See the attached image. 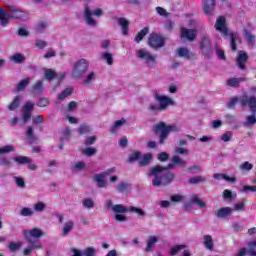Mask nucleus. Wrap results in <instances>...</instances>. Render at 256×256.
<instances>
[{"label":"nucleus","mask_w":256,"mask_h":256,"mask_svg":"<svg viewBox=\"0 0 256 256\" xmlns=\"http://www.w3.org/2000/svg\"><path fill=\"white\" fill-rule=\"evenodd\" d=\"M202 7L206 15H211L215 11V0H203Z\"/></svg>","instance_id":"18"},{"label":"nucleus","mask_w":256,"mask_h":256,"mask_svg":"<svg viewBox=\"0 0 256 256\" xmlns=\"http://www.w3.org/2000/svg\"><path fill=\"white\" fill-rule=\"evenodd\" d=\"M12 61L14 63H23V61H25V57L23 56V54H15L14 56H12Z\"/></svg>","instance_id":"56"},{"label":"nucleus","mask_w":256,"mask_h":256,"mask_svg":"<svg viewBox=\"0 0 256 256\" xmlns=\"http://www.w3.org/2000/svg\"><path fill=\"white\" fill-rule=\"evenodd\" d=\"M249 59V55L245 51H238V56L236 58V65L241 69V71H245V63H247Z\"/></svg>","instance_id":"16"},{"label":"nucleus","mask_w":256,"mask_h":256,"mask_svg":"<svg viewBox=\"0 0 256 256\" xmlns=\"http://www.w3.org/2000/svg\"><path fill=\"white\" fill-rule=\"evenodd\" d=\"M249 191L251 193H256V186H249V185H246L242 188V192L243 193H249Z\"/></svg>","instance_id":"61"},{"label":"nucleus","mask_w":256,"mask_h":256,"mask_svg":"<svg viewBox=\"0 0 256 256\" xmlns=\"http://www.w3.org/2000/svg\"><path fill=\"white\" fill-rule=\"evenodd\" d=\"M102 59L106 61L107 65H113V55L111 53L102 54Z\"/></svg>","instance_id":"53"},{"label":"nucleus","mask_w":256,"mask_h":256,"mask_svg":"<svg viewBox=\"0 0 256 256\" xmlns=\"http://www.w3.org/2000/svg\"><path fill=\"white\" fill-rule=\"evenodd\" d=\"M91 132V127L87 125H82L78 128L79 135H87V133Z\"/></svg>","instance_id":"50"},{"label":"nucleus","mask_w":256,"mask_h":256,"mask_svg":"<svg viewBox=\"0 0 256 256\" xmlns=\"http://www.w3.org/2000/svg\"><path fill=\"white\" fill-rule=\"evenodd\" d=\"M115 189L118 193H123L124 191H127V189H129V184L127 182H121L115 187Z\"/></svg>","instance_id":"42"},{"label":"nucleus","mask_w":256,"mask_h":256,"mask_svg":"<svg viewBox=\"0 0 256 256\" xmlns=\"http://www.w3.org/2000/svg\"><path fill=\"white\" fill-rule=\"evenodd\" d=\"M95 253H97V250H95V248L88 247V248L84 249V251L82 252V255L83 256H95Z\"/></svg>","instance_id":"51"},{"label":"nucleus","mask_w":256,"mask_h":256,"mask_svg":"<svg viewBox=\"0 0 256 256\" xmlns=\"http://www.w3.org/2000/svg\"><path fill=\"white\" fill-rule=\"evenodd\" d=\"M94 81H97V72L90 71L83 79V85H85V87H92Z\"/></svg>","instance_id":"19"},{"label":"nucleus","mask_w":256,"mask_h":256,"mask_svg":"<svg viewBox=\"0 0 256 256\" xmlns=\"http://www.w3.org/2000/svg\"><path fill=\"white\" fill-rule=\"evenodd\" d=\"M46 27H49V24L46 21H41L40 23H38L36 29L41 33Z\"/></svg>","instance_id":"63"},{"label":"nucleus","mask_w":256,"mask_h":256,"mask_svg":"<svg viewBox=\"0 0 256 256\" xmlns=\"http://www.w3.org/2000/svg\"><path fill=\"white\" fill-rule=\"evenodd\" d=\"M206 181L207 178H205V176H194L188 180V183H190V185H199V183H205Z\"/></svg>","instance_id":"27"},{"label":"nucleus","mask_w":256,"mask_h":256,"mask_svg":"<svg viewBox=\"0 0 256 256\" xmlns=\"http://www.w3.org/2000/svg\"><path fill=\"white\" fill-rule=\"evenodd\" d=\"M231 213H233V209L230 207H224V208H220L215 212V216L218 219H225V217H229V215H231Z\"/></svg>","instance_id":"21"},{"label":"nucleus","mask_w":256,"mask_h":256,"mask_svg":"<svg viewBox=\"0 0 256 256\" xmlns=\"http://www.w3.org/2000/svg\"><path fill=\"white\" fill-rule=\"evenodd\" d=\"M72 93L73 89L66 88L64 91H62L61 94H59L58 99H60V101H63V99H67V97H69V95H71Z\"/></svg>","instance_id":"43"},{"label":"nucleus","mask_w":256,"mask_h":256,"mask_svg":"<svg viewBox=\"0 0 256 256\" xmlns=\"http://www.w3.org/2000/svg\"><path fill=\"white\" fill-rule=\"evenodd\" d=\"M243 81H247V78L245 77H239V78H230L228 79L227 85L229 87H239Z\"/></svg>","instance_id":"24"},{"label":"nucleus","mask_w":256,"mask_h":256,"mask_svg":"<svg viewBox=\"0 0 256 256\" xmlns=\"http://www.w3.org/2000/svg\"><path fill=\"white\" fill-rule=\"evenodd\" d=\"M174 151L178 155H189V149H187V148L177 147V148H175Z\"/></svg>","instance_id":"57"},{"label":"nucleus","mask_w":256,"mask_h":256,"mask_svg":"<svg viewBox=\"0 0 256 256\" xmlns=\"http://www.w3.org/2000/svg\"><path fill=\"white\" fill-rule=\"evenodd\" d=\"M185 249V245H177L170 249V255H177L179 251H183Z\"/></svg>","instance_id":"52"},{"label":"nucleus","mask_w":256,"mask_h":256,"mask_svg":"<svg viewBox=\"0 0 256 256\" xmlns=\"http://www.w3.org/2000/svg\"><path fill=\"white\" fill-rule=\"evenodd\" d=\"M148 45H150L152 49H161V47L165 45V39L158 34H150Z\"/></svg>","instance_id":"13"},{"label":"nucleus","mask_w":256,"mask_h":256,"mask_svg":"<svg viewBox=\"0 0 256 256\" xmlns=\"http://www.w3.org/2000/svg\"><path fill=\"white\" fill-rule=\"evenodd\" d=\"M35 47H37L38 49H45V47H47V41L36 40Z\"/></svg>","instance_id":"62"},{"label":"nucleus","mask_w":256,"mask_h":256,"mask_svg":"<svg viewBox=\"0 0 256 256\" xmlns=\"http://www.w3.org/2000/svg\"><path fill=\"white\" fill-rule=\"evenodd\" d=\"M12 151H15V148L11 145L0 148V154L1 155H3V153H11Z\"/></svg>","instance_id":"59"},{"label":"nucleus","mask_w":256,"mask_h":256,"mask_svg":"<svg viewBox=\"0 0 256 256\" xmlns=\"http://www.w3.org/2000/svg\"><path fill=\"white\" fill-rule=\"evenodd\" d=\"M246 40L248 41V45L253 47L255 45V36L249 32H245Z\"/></svg>","instance_id":"47"},{"label":"nucleus","mask_w":256,"mask_h":256,"mask_svg":"<svg viewBox=\"0 0 256 256\" xmlns=\"http://www.w3.org/2000/svg\"><path fill=\"white\" fill-rule=\"evenodd\" d=\"M221 139L224 141V143L229 142L231 139H233V132L227 131L221 136Z\"/></svg>","instance_id":"55"},{"label":"nucleus","mask_w":256,"mask_h":256,"mask_svg":"<svg viewBox=\"0 0 256 256\" xmlns=\"http://www.w3.org/2000/svg\"><path fill=\"white\" fill-rule=\"evenodd\" d=\"M241 107H249L252 114L247 115L243 122V127H255L256 125V97L252 96L249 98L247 93H244L240 97Z\"/></svg>","instance_id":"3"},{"label":"nucleus","mask_w":256,"mask_h":256,"mask_svg":"<svg viewBox=\"0 0 256 256\" xmlns=\"http://www.w3.org/2000/svg\"><path fill=\"white\" fill-rule=\"evenodd\" d=\"M181 37L188 41H195L197 38V30L181 28Z\"/></svg>","instance_id":"17"},{"label":"nucleus","mask_w":256,"mask_h":256,"mask_svg":"<svg viewBox=\"0 0 256 256\" xmlns=\"http://www.w3.org/2000/svg\"><path fill=\"white\" fill-rule=\"evenodd\" d=\"M19 103H21V96H16L11 104L8 106L9 111H15V109L19 107Z\"/></svg>","instance_id":"40"},{"label":"nucleus","mask_w":256,"mask_h":256,"mask_svg":"<svg viewBox=\"0 0 256 256\" xmlns=\"http://www.w3.org/2000/svg\"><path fill=\"white\" fill-rule=\"evenodd\" d=\"M190 202L198 205V207H200V209H203V207H206V205H207L205 202H203V200H201V198H199V196L197 194H194L190 198Z\"/></svg>","instance_id":"31"},{"label":"nucleus","mask_w":256,"mask_h":256,"mask_svg":"<svg viewBox=\"0 0 256 256\" xmlns=\"http://www.w3.org/2000/svg\"><path fill=\"white\" fill-rule=\"evenodd\" d=\"M47 105H49V99L47 98H40L37 102L38 107H47Z\"/></svg>","instance_id":"64"},{"label":"nucleus","mask_w":256,"mask_h":256,"mask_svg":"<svg viewBox=\"0 0 256 256\" xmlns=\"http://www.w3.org/2000/svg\"><path fill=\"white\" fill-rule=\"evenodd\" d=\"M87 69H89V63L87 62V60H78L72 69L73 79H81V77H83V75L87 73Z\"/></svg>","instance_id":"6"},{"label":"nucleus","mask_w":256,"mask_h":256,"mask_svg":"<svg viewBox=\"0 0 256 256\" xmlns=\"http://www.w3.org/2000/svg\"><path fill=\"white\" fill-rule=\"evenodd\" d=\"M200 50L205 57H210L213 51V45L211 44V39L207 36V33L204 31L202 40L200 41Z\"/></svg>","instance_id":"9"},{"label":"nucleus","mask_w":256,"mask_h":256,"mask_svg":"<svg viewBox=\"0 0 256 256\" xmlns=\"http://www.w3.org/2000/svg\"><path fill=\"white\" fill-rule=\"evenodd\" d=\"M45 209H47V205H45L43 202L34 204V211H37L38 213H43Z\"/></svg>","instance_id":"45"},{"label":"nucleus","mask_w":256,"mask_h":256,"mask_svg":"<svg viewBox=\"0 0 256 256\" xmlns=\"http://www.w3.org/2000/svg\"><path fill=\"white\" fill-rule=\"evenodd\" d=\"M176 55L178 57H183L184 59H191L193 54L189 51V48L181 47L176 50Z\"/></svg>","instance_id":"23"},{"label":"nucleus","mask_w":256,"mask_h":256,"mask_svg":"<svg viewBox=\"0 0 256 256\" xmlns=\"http://www.w3.org/2000/svg\"><path fill=\"white\" fill-rule=\"evenodd\" d=\"M128 211H130V213H136V215H138V217H147V213L139 207L131 206L128 209Z\"/></svg>","instance_id":"35"},{"label":"nucleus","mask_w":256,"mask_h":256,"mask_svg":"<svg viewBox=\"0 0 256 256\" xmlns=\"http://www.w3.org/2000/svg\"><path fill=\"white\" fill-rule=\"evenodd\" d=\"M180 129L177 125H167L165 122H159L154 126V133L159 135V144L163 145L167 138L169 137V133H179Z\"/></svg>","instance_id":"4"},{"label":"nucleus","mask_w":256,"mask_h":256,"mask_svg":"<svg viewBox=\"0 0 256 256\" xmlns=\"http://www.w3.org/2000/svg\"><path fill=\"white\" fill-rule=\"evenodd\" d=\"M113 213H127L129 210L123 204H116L112 207Z\"/></svg>","instance_id":"39"},{"label":"nucleus","mask_w":256,"mask_h":256,"mask_svg":"<svg viewBox=\"0 0 256 256\" xmlns=\"http://www.w3.org/2000/svg\"><path fill=\"white\" fill-rule=\"evenodd\" d=\"M157 241H159V238H157V236H151L147 240V246H146L145 251L146 252L153 251V247H155Z\"/></svg>","instance_id":"26"},{"label":"nucleus","mask_w":256,"mask_h":256,"mask_svg":"<svg viewBox=\"0 0 256 256\" xmlns=\"http://www.w3.org/2000/svg\"><path fill=\"white\" fill-rule=\"evenodd\" d=\"M177 165L178 167H187V161L179 156H173L166 167L160 165L152 167L148 173V177L151 179L153 187H165L169 185L175 179V174L169 172V170L177 167Z\"/></svg>","instance_id":"1"},{"label":"nucleus","mask_w":256,"mask_h":256,"mask_svg":"<svg viewBox=\"0 0 256 256\" xmlns=\"http://www.w3.org/2000/svg\"><path fill=\"white\" fill-rule=\"evenodd\" d=\"M168 160H169V154H167V152H162L158 154V161L165 163V161H168Z\"/></svg>","instance_id":"60"},{"label":"nucleus","mask_w":256,"mask_h":256,"mask_svg":"<svg viewBox=\"0 0 256 256\" xmlns=\"http://www.w3.org/2000/svg\"><path fill=\"white\" fill-rule=\"evenodd\" d=\"M140 157H141V152L135 151L129 155L128 163H135V161H137V159H139Z\"/></svg>","instance_id":"44"},{"label":"nucleus","mask_w":256,"mask_h":256,"mask_svg":"<svg viewBox=\"0 0 256 256\" xmlns=\"http://www.w3.org/2000/svg\"><path fill=\"white\" fill-rule=\"evenodd\" d=\"M82 153L84 155H86L87 157H93V155H95L97 153V149L92 148V147H88V148L84 149L82 151Z\"/></svg>","instance_id":"49"},{"label":"nucleus","mask_w":256,"mask_h":256,"mask_svg":"<svg viewBox=\"0 0 256 256\" xmlns=\"http://www.w3.org/2000/svg\"><path fill=\"white\" fill-rule=\"evenodd\" d=\"M28 246L24 249L23 253L25 256L31 255L35 249H43V244L39 240H30L27 241Z\"/></svg>","instance_id":"14"},{"label":"nucleus","mask_w":256,"mask_h":256,"mask_svg":"<svg viewBox=\"0 0 256 256\" xmlns=\"http://www.w3.org/2000/svg\"><path fill=\"white\" fill-rule=\"evenodd\" d=\"M13 179L17 187H19L20 189H25V180L23 178L14 176Z\"/></svg>","instance_id":"48"},{"label":"nucleus","mask_w":256,"mask_h":256,"mask_svg":"<svg viewBox=\"0 0 256 256\" xmlns=\"http://www.w3.org/2000/svg\"><path fill=\"white\" fill-rule=\"evenodd\" d=\"M152 159H153V154H144L139 161L140 167H146V165H149V163H151Z\"/></svg>","instance_id":"28"},{"label":"nucleus","mask_w":256,"mask_h":256,"mask_svg":"<svg viewBox=\"0 0 256 256\" xmlns=\"http://www.w3.org/2000/svg\"><path fill=\"white\" fill-rule=\"evenodd\" d=\"M34 95H41L43 93V81H38L33 86Z\"/></svg>","instance_id":"38"},{"label":"nucleus","mask_w":256,"mask_h":256,"mask_svg":"<svg viewBox=\"0 0 256 256\" xmlns=\"http://www.w3.org/2000/svg\"><path fill=\"white\" fill-rule=\"evenodd\" d=\"M56 75L57 74L54 72V70H51V69L45 70V78L47 79V81H53V79H55Z\"/></svg>","instance_id":"46"},{"label":"nucleus","mask_w":256,"mask_h":256,"mask_svg":"<svg viewBox=\"0 0 256 256\" xmlns=\"http://www.w3.org/2000/svg\"><path fill=\"white\" fill-rule=\"evenodd\" d=\"M26 139L28 143H35L39 139L37 135H35V130L33 126H27L26 128Z\"/></svg>","instance_id":"22"},{"label":"nucleus","mask_w":256,"mask_h":256,"mask_svg":"<svg viewBox=\"0 0 256 256\" xmlns=\"http://www.w3.org/2000/svg\"><path fill=\"white\" fill-rule=\"evenodd\" d=\"M241 171H251L253 169V164L249 163V161H245L240 165Z\"/></svg>","instance_id":"54"},{"label":"nucleus","mask_w":256,"mask_h":256,"mask_svg":"<svg viewBox=\"0 0 256 256\" xmlns=\"http://www.w3.org/2000/svg\"><path fill=\"white\" fill-rule=\"evenodd\" d=\"M82 205L85 207V209H95V200L93 198H85L82 200Z\"/></svg>","instance_id":"32"},{"label":"nucleus","mask_w":256,"mask_h":256,"mask_svg":"<svg viewBox=\"0 0 256 256\" xmlns=\"http://www.w3.org/2000/svg\"><path fill=\"white\" fill-rule=\"evenodd\" d=\"M14 161L19 165H25L27 163H31V158L27 156H16L14 157Z\"/></svg>","instance_id":"37"},{"label":"nucleus","mask_w":256,"mask_h":256,"mask_svg":"<svg viewBox=\"0 0 256 256\" xmlns=\"http://www.w3.org/2000/svg\"><path fill=\"white\" fill-rule=\"evenodd\" d=\"M204 247L208 249V251H213V237L211 235H205L204 236Z\"/></svg>","instance_id":"30"},{"label":"nucleus","mask_w":256,"mask_h":256,"mask_svg":"<svg viewBox=\"0 0 256 256\" xmlns=\"http://www.w3.org/2000/svg\"><path fill=\"white\" fill-rule=\"evenodd\" d=\"M154 97L156 101L159 103L158 105L162 111H166L167 107L175 105V101H173V99H171L168 96L155 94Z\"/></svg>","instance_id":"12"},{"label":"nucleus","mask_w":256,"mask_h":256,"mask_svg":"<svg viewBox=\"0 0 256 256\" xmlns=\"http://www.w3.org/2000/svg\"><path fill=\"white\" fill-rule=\"evenodd\" d=\"M148 111L153 115H157V113H161V107L155 103L149 104Z\"/></svg>","instance_id":"41"},{"label":"nucleus","mask_w":256,"mask_h":256,"mask_svg":"<svg viewBox=\"0 0 256 256\" xmlns=\"http://www.w3.org/2000/svg\"><path fill=\"white\" fill-rule=\"evenodd\" d=\"M137 57L138 59H142V61H145L149 67L155 65L157 63V58L152 55L151 52L147 51L146 49H140L137 51Z\"/></svg>","instance_id":"11"},{"label":"nucleus","mask_w":256,"mask_h":256,"mask_svg":"<svg viewBox=\"0 0 256 256\" xmlns=\"http://www.w3.org/2000/svg\"><path fill=\"white\" fill-rule=\"evenodd\" d=\"M17 249H21V243L11 242L9 245V250L12 253H15V251H17Z\"/></svg>","instance_id":"58"},{"label":"nucleus","mask_w":256,"mask_h":256,"mask_svg":"<svg viewBox=\"0 0 256 256\" xmlns=\"http://www.w3.org/2000/svg\"><path fill=\"white\" fill-rule=\"evenodd\" d=\"M117 21L120 27H122L123 35H127V30L129 29V21H127L125 18H118Z\"/></svg>","instance_id":"29"},{"label":"nucleus","mask_w":256,"mask_h":256,"mask_svg":"<svg viewBox=\"0 0 256 256\" xmlns=\"http://www.w3.org/2000/svg\"><path fill=\"white\" fill-rule=\"evenodd\" d=\"M214 29L216 31H219L223 35V37H229L230 45L232 51H237V43H241V37H239V34L229 32V28H227V21L225 20V17L220 16L214 25Z\"/></svg>","instance_id":"2"},{"label":"nucleus","mask_w":256,"mask_h":256,"mask_svg":"<svg viewBox=\"0 0 256 256\" xmlns=\"http://www.w3.org/2000/svg\"><path fill=\"white\" fill-rule=\"evenodd\" d=\"M213 179H217V181H221V179H224V181H228V183H235L237 181L236 178H231L226 174L220 173L213 174Z\"/></svg>","instance_id":"25"},{"label":"nucleus","mask_w":256,"mask_h":256,"mask_svg":"<svg viewBox=\"0 0 256 256\" xmlns=\"http://www.w3.org/2000/svg\"><path fill=\"white\" fill-rule=\"evenodd\" d=\"M21 217H33L35 215V211L29 207H23L20 211Z\"/></svg>","instance_id":"34"},{"label":"nucleus","mask_w":256,"mask_h":256,"mask_svg":"<svg viewBox=\"0 0 256 256\" xmlns=\"http://www.w3.org/2000/svg\"><path fill=\"white\" fill-rule=\"evenodd\" d=\"M93 15L96 17H101V15H103V10L98 8L93 12L86 6L84 9V21H86L87 25L90 27H95V25H97V21L93 19Z\"/></svg>","instance_id":"7"},{"label":"nucleus","mask_w":256,"mask_h":256,"mask_svg":"<svg viewBox=\"0 0 256 256\" xmlns=\"http://www.w3.org/2000/svg\"><path fill=\"white\" fill-rule=\"evenodd\" d=\"M115 171H116V169L114 167V168H110L100 174L94 175L93 179L96 183H98V187L100 189L107 187V181H105V177H109V175H111V173H115Z\"/></svg>","instance_id":"10"},{"label":"nucleus","mask_w":256,"mask_h":256,"mask_svg":"<svg viewBox=\"0 0 256 256\" xmlns=\"http://www.w3.org/2000/svg\"><path fill=\"white\" fill-rule=\"evenodd\" d=\"M74 228L75 222L73 220H68L65 222L62 227V237H67V235H69V233H71Z\"/></svg>","instance_id":"20"},{"label":"nucleus","mask_w":256,"mask_h":256,"mask_svg":"<svg viewBox=\"0 0 256 256\" xmlns=\"http://www.w3.org/2000/svg\"><path fill=\"white\" fill-rule=\"evenodd\" d=\"M23 235L26 241H39L38 239L45 236V232L40 228H32L31 230H23Z\"/></svg>","instance_id":"8"},{"label":"nucleus","mask_w":256,"mask_h":256,"mask_svg":"<svg viewBox=\"0 0 256 256\" xmlns=\"http://www.w3.org/2000/svg\"><path fill=\"white\" fill-rule=\"evenodd\" d=\"M35 107V103L28 101L22 108V113H23V121L24 123H27L29 119H31V112L33 111Z\"/></svg>","instance_id":"15"},{"label":"nucleus","mask_w":256,"mask_h":256,"mask_svg":"<svg viewBox=\"0 0 256 256\" xmlns=\"http://www.w3.org/2000/svg\"><path fill=\"white\" fill-rule=\"evenodd\" d=\"M9 19L25 21L27 19V14L16 8H11L10 11L0 9V25L2 27H7V25H9Z\"/></svg>","instance_id":"5"},{"label":"nucleus","mask_w":256,"mask_h":256,"mask_svg":"<svg viewBox=\"0 0 256 256\" xmlns=\"http://www.w3.org/2000/svg\"><path fill=\"white\" fill-rule=\"evenodd\" d=\"M148 33H149V27H145L140 32H138L135 37L136 43H141V41H143V38L145 37V35H147Z\"/></svg>","instance_id":"33"},{"label":"nucleus","mask_w":256,"mask_h":256,"mask_svg":"<svg viewBox=\"0 0 256 256\" xmlns=\"http://www.w3.org/2000/svg\"><path fill=\"white\" fill-rule=\"evenodd\" d=\"M30 82H31V78H26L21 80L16 86V91L19 92V91L25 90V87H27Z\"/></svg>","instance_id":"36"}]
</instances>
